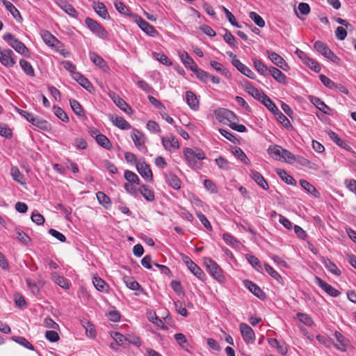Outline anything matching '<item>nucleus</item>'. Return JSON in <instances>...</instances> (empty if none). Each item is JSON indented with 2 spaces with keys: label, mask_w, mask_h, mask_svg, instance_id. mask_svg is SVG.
I'll return each instance as SVG.
<instances>
[{
  "label": "nucleus",
  "mask_w": 356,
  "mask_h": 356,
  "mask_svg": "<svg viewBox=\"0 0 356 356\" xmlns=\"http://www.w3.org/2000/svg\"><path fill=\"white\" fill-rule=\"evenodd\" d=\"M204 264L209 274L218 282H223L225 277L222 274V270L219 265L211 258H204Z\"/></svg>",
  "instance_id": "nucleus-1"
},
{
  "label": "nucleus",
  "mask_w": 356,
  "mask_h": 356,
  "mask_svg": "<svg viewBox=\"0 0 356 356\" xmlns=\"http://www.w3.org/2000/svg\"><path fill=\"white\" fill-rule=\"evenodd\" d=\"M3 40L8 43L17 52L24 56H29V49L25 44L19 41L18 39L10 33H6L3 37Z\"/></svg>",
  "instance_id": "nucleus-2"
},
{
  "label": "nucleus",
  "mask_w": 356,
  "mask_h": 356,
  "mask_svg": "<svg viewBox=\"0 0 356 356\" xmlns=\"http://www.w3.org/2000/svg\"><path fill=\"white\" fill-rule=\"evenodd\" d=\"M215 116L216 118L222 123L224 124H230L233 122L234 121H236L238 120L237 116L233 113L232 111L224 108H220L215 111Z\"/></svg>",
  "instance_id": "nucleus-3"
},
{
  "label": "nucleus",
  "mask_w": 356,
  "mask_h": 356,
  "mask_svg": "<svg viewBox=\"0 0 356 356\" xmlns=\"http://www.w3.org/2000/svg\"><path fill=\"white\" fill-rule=\"evenodd\" d=\"M184 154L186 161L193 168L196 167L198 160H203L206 158L202 151L200 150L195 152L191 148L188 147L184 149Z\"/></svg>",
  "instance_id": "nucleus-4"
},
{
  "label": "nucleus",
  "mask_w": 356,
  "mask_h": 356,
  "mask_svg": "<svg viewBox=\"0 0 356 356\" xmlns=\"http://www.w3.org/2000/svg\"><path fill=\"white\" fill-rule=\"evenodd\" d=\"M314 49L321 54L325 58L330 59L333 63H337L339 61V58L337 56L334 52L327 47L324 42L318 40L314 43Z\"/></svg>",
  "instance_id": "nucleus-5"
},
{
  "label": "nucleus",
  "mask_w": 356,
  "mask_h": 356,
  "mask_svg": "<svg viewBox=\"0 0 356 356\" xmlns=\"http://www.w3.org/2000/svg\"><path fill=\"white\" fill-rule=\"evenodd\" d=\"M181 259L183 262L186 265L188 270L200 280L204 281L206 279V275L202 270L195 264L189 257L181 254Z\"/></svg>",
  "instance_id": "nucleus-6"
},
{
  "label": "nucleus",
  "mask_w": 356,
  "mask_h": 356,
  "mask_svg": "<svg viewBox=\"0 0 356 356\" xmlns=\"http://www.w3.org/2000/svg\"><path fill=\"white\" fill-rule=\"evenodd\" d=\"M131 137L138 150L145 154L147 152V147L145 145L147 139L142 132L136 129H133Z\"/></svg>",
  "instance_id": "nucleus-7"
},
{
  "label": "nucleus",
  "mask_w": 356,
  "mask_h": 356,
  "mask_svg": "<svg viewBox=\"0 0 356 356\" xmlns=\"http://www.w3.org/2000/svg\"><path fill=\"white\" fill-rule=\"evenodd\" d=\"M85 23L88 29L99 38L105 39L108 37V33L105 29L92 18L86 17L85 19Z\"/></svg>",
  "instance_id": "nucleus-8"
},
{
  "label": "nucleus",
  "mask_w": 356,
  "mask_h": 356,
  "mask_svg": "<svg viewBox=\"0 0 356 356\" xmlns=\"http://www.w3.org/2000/svg\"><path fill=\"white\" fill-rule=\"evenodd\" d=\"M239 327L244 341L247 343H253L255 340V334L252 327L244 323H241Z\"/></svg>",
  "instance_id": "nucleus-9"
},
{
  "label": "nucleus",
  "mask_w": 356,
  "mask_h": 356,
  "mask_svg": "<svg viewBox=\"0 0 356 356\" xmlns=\"http://www.w3.org/2000/svg\"><path fill=\"white\" fill-rule=\"evenodd\" d=\"M266 55L268 58L278 67L282 69L284 71H287L289 69V66L284 59L275 52L270 50L266 51Z\"/></svg>",
  "instance_id": "nucleus-10"
},
{
  "label": "nucleus",
  "mask_w": 356,
  "mask_h": 356,
  "mask_svg": "<svg viewBox=\"0 0 356 356\" xmlns=\"http://www.w3.org/2000/svg\"><path fill=\"white\" fill-rule=\"evenodd\" d=\"M14 53L10 49H2L0 48V62L6 67H13L15 61L13 57Z\"/></svg>",
  "instance_id": "nucleus-11"
},
{
  "label": "nucleus",
  "mask_w": 356,
  "mask_h": 356,
  "mask_svg": "<svg viewBox=\"0 0 356 356\" xmlns=\"http://www.w3.org/2000/svg\"><path fill=\"white\" fill-rule=\"evenodd\" d=\"M136 168L138 173L143 177V179L148 181L152 182L153 181V175L152 170L145 161H139L136 163Z\"/></svg>",
  "instance_id": "nucleus-12"
},
{
  "label": "nucleus",
  "mask_w": 356,
  "mask_h": 356,
  "mask_svg": "<svg viewBox=\"0 0 356 356\" xmlns=\"http://www.w3.org/2000/svg\"><path fill=\"white\" fill-rule=\"evenodd\" d=\"M135 22L138 26L148 35L152 37H156L158 35V31L155 28L147 22L140 17H136Z\"/></svg>",
  "instance_id": "nucleus-13"
},
{
  "label": "nucleus",
  "mask_w": 356,
  "mask_h": 356,
  "mask_svg": "<svg viewBox=\"0 0 356 356\" xmlns=\"http://www.w3.org/2000/svg\"><path fill=\"white\" fill-rule=\"evenodd\" d=\"M161 141L164 148L170 152H173L179 148L177 139L172 134L162 137Z\"/></svg>",
  "instance_id": "nucleus-14"
},
{
  "label": "nucleus",
  "mask_w": 356,
  "mask_h": 356,
  "mask_svg": "<svg viewBox=\"0 0 356 356\" xmlns=\"http://www.w3.org/2000/svg\"><path fill=\"white\" fill-rule=\"evenodd\" d=\"M232 63L239 72H241L245 76L251 79H254L256 78L255 74L249 67L243 64L238 59H232Z\"/></svg>",
  "instance_id": "nucleus-15"
},
{
  "label": "nucleus",
  "mask_w": 356,
  "mask_h": 356,
  "mask_svg": "<svg viewBox=\"0 0 356 356\" xmlns=\"http://www.w3.org/2000/svg\"><path fill=\"white\" fill-rule=\"evenodd\" d=\"M316 280L317 284L332 297H337L340 295L341 293L338 290L328 284L320 277H316Z\"/></svg>",
  "instance_id": "nucleus-16"
},
{
  "label": "nucleus",
  "mask_w": 356,
  "mask_h": 356,
  "mask_svg": "<svg viewBox=\"0 0 356 356\" xmlns=\"http://www.w3.org/2000/svg\"><path fill=\"white\" fill-rule=\"evenodd\" d=\"M245 286L249 289L255 296L263 300L265 298L266 295L264 292L254 283L252 282L245 280L243 281Z\"/></svg>",
  "instance_id": "nucleus-17"
},
{
  "label": "nucleus",
  "mask_w": 356,
  "mask_h": 356,
  "mask_svg": "<svg viewBox=\"0 0 356 356\" xmlns=\"http://www.w3.org/2000/svg\"><path fill=\"white\" fill-rule=\"evenodd\" d=\"M109 120L115 126L118 127L120 129L128 130L131 128V124L122 117L110 115Z\"/></svg>",
  "instance_id": "nucleus-18"
},
{
  "label": "nucleus",
  "mask_w": 356,
  "mask_h": 356,
  "mask_svg": "<svg viewBox=\"0 0 356 356\" xmlns=\"http://www.w3.org/2000/svg\"><path fill=\"white\" fill-rule=\"evenodd\" d=\"M90 58L91 61L99 68H101L104 72H107L109 70V67L106 63V62L99 56L95 52H90L89 54Z\"/></svg>",
  "instance_id": "nucleus-19"
},
{
  "label": "nucleus",
  "mask_w": 356,
  "mask_h": 356,
  "mask_svg": "<svg viewBox=\"0 0 356 356\" xmlns=\"http://www.w3.org/2000/svg\"><path fill=\"white\" fill-rule=\"evenodd\" d=\"M310 102L324 114L330 115V108L327 106L320 98L315 96L309 97Z\"/></svg>",
  "instance_id": "nucleus-20"
},
{
  "label": "nucleus",
  "mask_w": 356,
  "mask_h": 356,
  "mask_svg": "<svg viewBox=\"0 0 356 356\" xmlns=\"http://www.w3.org/2000/svg\"><path fill=\"white\" fill-rule=\"evenodd\" d=\"M250 175L251 178L264 190L268 189V182L261 173L256 170H250Z\"/></svg>",
  "instance_id": "nucleus-21"
},
{
  "label": "nucleus",
  "mask_w": 356,
  "mask_h": 356,
  "mask_svg": "<svg viewBox=\"0 0 356 356\" xmlns=\"http://www.w3.org/2000/svg\"><path fill=\"white\" fill-rule=\"evenodd\" d=\"M245 91L252 95L254 99L261 101L262 99L264 97L266 94L262 92L261 90H259V89L256 88L254 86H253L250 83H248L245 84Z\"/></svg>",
  "instance_id": "nucleus-22"
},
{
  "label": "nucleus",
  "mask_w": 356,
  "mask_h": 356,
  "mask_svg": "<svg viewBox=\"0 0 356 356\" xmlns=\"http://www.w3.org/2000/svg\"><path fill=\"white\" fill-rule=\"evenodd\" d=\"M270 75H271L275 81L282 84L287 83L286 76L279 69L273 66H270Z\"/></svg>",
  "instance_id": "nucleus-23"
},
{
  "label": "nucleus",
  "mask_w": 356,
  "mask_h": 356,
  "mask_svg": "<svg viewBox=\"0 0 356 356\" xmlns=\"http://www.w3.org/2000/svg\"><path fill=\"white\" fill-rule=\"evenodd\" d=\"M186 100L189 107L196 111L199 108V100L195 94L192 91H187L186 92Z\"/></svg>",
  "instance_id": "nucleus-24"
},
{
  "label": "nucleus",
  "mask_w": 356,
  "mask_h": 356,
  "mask_svg": "<svg viewBox=\"0 0 356 356\" xmlns=\"http://www.w3.org/2000/svg\"><path fill=\"white\" fill-rule=\"evenodd\" d=\"M30 123L44 131L51 129V124L47 120L39 116H33V118L31 119Z\"/></svg>",
  "instance_id": "nucleus-25"
},
{
  "label": "nucleus",
  "mask_w": 356,
  "mask_h": 356,
  "mask_svg": "<svg viewBox=\"0 0 356 356\" xmlns=\"http://www.w3.org/2000/svg\"><path fill=\"white\" fill-rule=\"evenodd\" d=\"M112 97L113 101L121 110L127 114H131L132 108L127 104V102L118 95H113Z\"/></svg>",
  "instance_id": "nucleus-26"
},
{
  "label": "nucleus",
  "mask_w": 356,
  "mask_h": 356,
  "mask_svg": "<svg viewBox=\"0 0 356 356\" xmlns=\"http://www.w3.org/2000/svg\"><path fill=\"white\" fill-rule=\"evenodd\" d=\"M253 65L254 69L259 72L260 74L263 76H269L270 75V67H268L266 64H264L261 60L254 59Z\"/></svg>",
  "instance_id": "nucleus-27"
},
{
  "label": "nucleus",
  "mask_w": 356,
  "mask_h": 356,
  "mask_svg": "<svg viewBox=\"0 0 356 356\" xmlns=\"http://www.w3.org/2000/svg\"><path fill=\"white\" fill-rule=\"evenodd\" d=\"M334 337L336 338V342L334 343V346L341 350H346V345L348 344V341L346 337H344L341 333L338 331H336L334 333Z\"/></svg>",
  "instance_id": "nucleus-28"
},
{
  "label": "nucleus",
  "mask_w": 356,
  "mask_h": 356,
  "mask_svg": "<svg viewBox=\"0 0 356 356\" xmlns=\"http://www.w3.org/2000/svg\"><path fill=\"white\" fill-rule=\"evenodd\" d=\"M42 38L44 42L50 47H57L60 44V41L48 31L42 33Z\"/></svg>",
  "instance_id": "nucleus-29"
},
{
  "label": "nucleus",
  "mask_w": 356,
  "mask_h": 356,
  "mask_svg": "<svg viewBox=\"0 0 356 356\" xmlns=\"http://www.w3.org/2000/svg\"><path fill=\"white\" fill-rule=\"evenodd\" d=\"M300 185L302 186V188L309 194L312 195L314 197H319L320 193L316 190V188L311 184L309 182H308L307 180L305 179H300Z\"/></svg>",
  "instance_id": "nucleus-30"
},
{
  "label": "nucleus",
  "mask_w": 356,
  "mask_h": 356,
  "mask_svg": "<svg viewBox=\"0 0 356 356\" xmlns=\"http://www.w3.org/2000/svg\"><path fill=\"white\" fill-rule=\"evenodd\" d=\"M73 79L76 80L83 88H84L88 91L91 92L92 89H93L91 83L88 80V79H86L83 75H82L79 72L75 73Z\"/></svg>",
  "instance_id": "nucleus-31"
},
{
  "label": "nucleus",
  "mask_w": 356,
  "mask_h": 356,
  "mask_svg": "<svg viewBox=\"0 0 356 356\" xmlns=\"http://www.w3.org/2000/svg\"><path fill=\"white\" fill-rule=\"evenodd\" d=\"M93 8L99 17H102L104 19H110V16L108 13L107 8H106L103 3H94Z\"/></svg>",
  "instance_id": "nucleus-32"
},
{
  "label": "nucleus",
  "mask_w": 356,
  "mask_h": 356,
  "mask_svg": "<svg viewBox=\"0 0 356 356\" xmlns=\"http://www.w3.org/2000/svg\"><path fill=\"white\" fill-rule=\"evenodd\" d=\"M179 57L183 64L186 68H189L192 72L194 69V66H197L193 59L188 55L186 51H182L179 53Z\"/></svg>",
  "instance_id": "nucleus-33"
},
{
  "label": "nucleus",
  "mask_w": 356,
  "mask_h": 356,
  "mask_svg": "<svg viewBox=\"0 0 356 356\" xmlns=\"http://www.w3.org/2000/svg\"><path fill=\"white\" fill-rule=\"evenodd\" d=\"M166 182L174 189H179L181 187V181L174 174L169 173L165 175Z\"/></svg>",
  "instance_id": "nucleus-34"
},
{
  "label": "nucleus",
  "mask_w": 356,
  "mask_h": 356,
  "mask_svg": "<svg viewBox=\"0 0 356 356\" xmlns=\"http://www.w3.org/2000/svg\"><path fill=\"white\" fill-rule=\"evenodd\" d=\"M282 147L277 145H270L268 149V154L275 160H280Z\"/></svg>",
  "instance_id": "nucleus-35"
},
{
  "label": "nucleus",
  "mask_w": 356,
  "mask_h": 356,
  "mask_svg": "<svg viewBox=\"0 0 356 356\" xmlns=\"http://www.w3.org/2000/svg\"><path fill=\"white\" fill-rule=\"evenodd\" d=\"M138 192L148 202H153L155 199L154 193L146 185H142Z\"/></svg>",
  "instance_id": "nucleus-36"
},
{
  "label": "nucleus",
  "mask_w": 356,
  "mask_h": 356,
  "mask_svg": "<svg viewBox=\"0 0 356 356\" xmlns=\"http://www.w3.org/2000/svg\"><path fill=\"white\" fill-rule=\"evenodd\" d=\"M70 106L74 113L79 117H85V112L80 104V103L76 99H70Z\"/></svg>",
  "instance_id": "nucleus-37"
},
{
  "label": "nucleus",
  "mask_w": 356,
  "mask_h": 356,
  "mask_svg": "<svg viewBox=\"0 0 356 356\" xmlns=\"http://www.w3.org/2000/svg\"><path fill=\"white\" fill-rule=\"evenodd\" d=\"M97 200L100 204L104 206L106 209L111 207V201L110 197L106 195L104 193L99 191L96 193Z\"/></svg>",
  "instance_id": "nucleus-38"
},
{
  "label": "nucleus",
  "mask_w": 356,
  "mask_h": 356,
  "mask_svg": "<svg viewBox=\"0 0 356 356\" xmlns=\"http://www.w3.org/2000/svg\"><path fill=\"white\" fill-rule=\"evenodd\" d=\"M277 174L280 176V177L287 184L289 185H295L296 181L295 179L288 173L282 169H276Z\"/></svg>",
  "instance_id": "nucleus-39"
},
{
  "label": "nucleus",
  "mask_w": 356,
  "mask_h": 356,
  "mask_svg": "<svg viewBox=\"0 0 356 356\" xmlns=\"http://www.w3.org/2000/svg\"><path fill=\"white\" fill-rule=\"evenodd\" d=\"M10 175L13 179L18 182L19 184L23 185L25 184L24 182V176L19 171L17 167H12L10 170Z\"/></svg>",
  "instance_id": "nucleus-40"
},
{
  "label": "nucleus",
  "mask_w": 356,
  "mask_h": 356,
  "mask_svg": "<svg viewBox=\"0 0 356 356\" xmlns=\"http://www.w3.org/2000/svg\"><path fill=\"white\" fill-rule=\"evenodd\" d=\"M95 140L98 145H99L101 147L106 149H111L112 147L111 143L104 134H101L100 135H97Z\"/></svg>",
  "instance_id": "nucleus-41"
},
{
  "label": "nucleus",
  "mask_w": 356,
  "mask_h": 356,
  "mask_svg": "<svg viewBox=\"0 0 356 356\" xmlns=\"http://www.w3.org/2000/svg\"><path fill=\"white\" fill-rule=\"evenodd\" d=\"M0 1L5 6L6 9L10 13L13 17L17 18V16L21 17L19 11L11 2L7 0H0Z\"/></svg>",
  "instance_id": "nucleus-42"
},
{
  "label": "nucleus",
  "mask_w": 356,
  "mask_h": 356,
  "mask_svg": "<svg viewBox=\"0 0 356 356\" xmlns=\"http://www.w3.org/2000/svg\"><path fill=\"white\" fill-rule=\"evenodd\" d=\"M92 284L97 290L101 292L106 291L108 285L101 277L95 276L92 279Z\"/></svg>",
  "instance_id": "nucleus-43"
},
{
  "label": "nucleus",
  "mask_w": 356,
  "mask_h": 356,
  "mask_svg": "<svg viewBox=\"0 0 356 356\" xmlns=\"http://www.w3.org/2000/svg\"><path fill=\"white\" fill-rule=\"evenodd\" d=\"M328 136H330V138L337 145H339V147L343 148V149H347V147H348V145H347V143H346V141H344L343 139H341L337 134H336L335 132H334L333 131H331L330 130L328 131Z\"/></svg>",
  "instance_id": "nucleus-44"
},
{
  "label": "nucleus",
  "mask_w": 356,
  "mask_h": 356,
  "mask_svg": "<svg viewBox=\"0 0 356 356\" xmlns=\"http://www.w3.org/2000/svg\"><path fill=\"white\" fill-rule=\"evenodd\" d=\"M323 264L331 273L338 276L341 275V270L330 259H324Z\"/></svg>",
  "instance_id": "nucleus-45"
},
{
  "label": "nucleus",
  "mask_w": 356,
  "mask_h": 356,
  "mask_svg": "<svg viewBox=\"0 0 356 356\" xmlns=\"http://www.w3.org/2000/svg\"><path fill=\"white\" fill-rule=\"evenodd\" d=\"M193 72L195 74L196 76L201 81L204 82H208L210 79V74L204 71L203 70L199 68L197 66H194V69H193Z\"/></svg>",
  "instance_id": "nucleus-46"
},
{
  "label": "nucleus",
  "mask_w": 356,
  "mask_h": 356,
  "mask_svg": "<svg viewBox=\"0 0 356 356\" xmlns=\"http://www.w3.org/2000/svg\"><path fill=\"white\" fill-rule=\"evenodd\" d=\"M19 64L24 73L29 76H34L35 72L31 64L25 60H20Z\"/></svg>",
  "instance_id": "nucleus-47"
},
{
  "label": "nucleus",
  "mask_w": 356,
  "mask_h": 356,
  "mask_svg": "<svg viewBox=\"0 0 356 356\" xmlns=\"http://www.w3.org/2000/svg\"><path fill=\"white\" fill-rule=\"evenodd\" d=\"M124 282L127 287H129L131 290H139L143 291V289L138 284V282L134 280L132 277H124Z\"/></svg>",
  "instance_id": "nucleus-48"
},
{
  "label": "nucleus",
  "mask_w": 356,
  "mask_h": 356,
  "mask_svg": "<svg viewBox=\"0 0 356 356\" xmlns=\"http://www.w3.org/2000/svg\"><path fill=\"white\" fill-rule=\"evenodd\" d=\"M266 271L280 284L284 285L283 279L281 275L268 264H264Z\"/></svg>",
  "instance_id": "nucleus-49"
},
{
  "label": "nucleus",
  "mask_w": 356,
  "mask_h": 356,
  "mask_svg": "<svg viewBox=\"0 0 356 356\" xmlns=\"http://www.w3.org/2000/svg\"><path fill=\"white\" fill-rule=\"evenodd\" d=\"M261 102L273 114L277 113L278 108L274 102L266 95Z\"/></svg>",
  "instance_id": "nucleus-50"
},
{
  "label": "nucleus",
  "mask_w": 356,
  "mask_h": 356,
  "mask_svg": "<svg viewBox=\"0 0 356 356\" xmlns=\"http://www.w3.org/2000/svg\"><path fill=\"white\" fill-rule=\"evenodd\" d=\"M245 257L248 262L252 265V266L257 270V271H261L262 266L260 261L257 257L252 254H246Z\"/></svg>",
  "instance_id": "nucleus-51"
},
{
  "label": "nucleus",
  "mask_w": 356,
  "mask_h": 356,
  "mask_svg": "<svg viewBox=\"0 0 356 356\" xmlns=\"http://www.w3.org/2000/svg\"><path fill=\"white\" fill-rule=\"evenodd\" d=\"M277 120L286 129H292V125L289 120L279 110L275 113Z\"/></svg>",
  "instance_id": "nucleus-52"
},
{
  "label": "nucleus",
  "mask_w": 356,
  "mask_h": 356,
  "mask_svg": "<svg viewBox=\"0 0 356 356\" xmlns=\"http://www.w3.org/2000/svg\"><path fill=\"white\" fill-rule=\"evenodd\" d=\"M210 65L215 70H216L217 72L221 73L222 74L225 75L226 77H228L229 76V71L225 68L224 67V66L217 62V61H214V60H211L210 62Z\"/></svg>",
  "instance_id": "nucleus-53"
},
{
  "label": "nucleus",
  "mask_w": 356,
  "mask_h": 356,
  "mask_svg": "<svg viewBox=\"0 0 356 356\" xmlns=\"http://www.w3.org/2000/svg\"><path fill=\"white\" fill-rule=\"evenodd\" d=\"M215 162L218 168L223 170H228L231 168L229 161L221 156L216 158Z\"/></svg>",
  "instance_id": "nucleus-54"
},
{
  "label": "nucleus",
  "mask_w": 356,
  "mask_h": 356,
  "mask_svg": "<svg viewBox=\"0 0 356 356\" xmlns=\"http://www.w3.org/2000/svg\"><path fill=\"white\" fill-rule=\"evenodd\" d=\"M124 176L126 180L129 181L130 184H134L137 185L140 184V179L137 175L131 171L125 170Z\"/></svg>",
  "instance_id": "nucleus-55"
},
{
  "label": "nucleus",
  "mask_w": 356,
  "mask_h": 356,
  "mask_svg": "<svg viewBox=\"0 0 356 356\" xmlns=\"http://www.w3.org/2000/svg\"><path fill=\"white\" fill-rule=\"evenodd\" d=\"M297 318L298 320L307 326H312L314 325V321L312 318L305 313H298Z\"/></svg>",
  "instance_id": "nucleus-56"
},
{
  "label": "nucleus",
  "mask_w": 356,
  "mask_h": 356,
  "mask_svg": "<svg viewBox=\"0 0 356 356\" xmlns=\"http://www.w3.org/2000/svg\"><path fill=\"white\" fill-rule=\"evenodd\" d=\"M13 339L16 343L20 344L21 346H24V348H26L27 349L31 350H34V347L33 346V345L24 337H13Z\"/></svg>",
  "instance_id": "nucleus-57"
},
{
  "label": "nucleus",
  "mask_w": 356,
  "mask_h": 356,
  "mask_svg": "<svg viewBox=\"0 0 356 356\" xmlns=\"http://www.w3.org/2000/svg\"><path fill=\"white\" fill-rule=\"evenodd\" d=\"M53 110L56 117L63 122H67L69 121V118L67 113L60 107L54 106Z\"/></svg>",
  "instance_id": "nucleus-58"
},
{
  "label": "nucleus",
  "mask_w": 356,
  "mask_h": 356,
  "mask_svg": "<svg viewBox=\"0 0 356 356\" xmlns=\"http://www.w3.org/2000/svg\"><path fill=\"white\" fill-rule=\"evenodd\" d=\"M250 18L259 27L263 28L265 26V22L263 18L255 12H250L249 13Z\"/></svg>",
  "instance_id": "nucleus-59"
},
{
  "label": "nucleus",
  "mask_w": 356,
  "mask_h": 356,
  "mask_svg": "<svg viewBox=\"0 0 356 356\" xmlns=\"http://www.w3.org/2000/svg\"><path fill=\"white\" fill-rule=\"evenodd\" d=\"M222 238L225 242L229 245L237 247L240 245L239 241L229 233L223 234Z\"/></svg>",
  "instance_id": "nucleus-60"
},
{
  "label": "nucleus",
  "mask_w": 356,
  "mask_h": 356,
  "mask_svg": "<svg viewBox=\"0 0 356 356\" xmlns=\"http://www.w3.org/2000/svg\"><path fill=\"white\" fill-rule=\"evenodd\" d=\"M15 232L17 238L20 242L24 245H28L31 242V238L25 232L19 229H17Z\"/></svg>",
  "instance_id": "nucleus-61"
},
{
  "label": "nucleus",
  "mask_w": 356,
  "mask_h": 356,
  "mask_svg": "<svg viewBox=\"0 0 356 356\" xmlns=\"http://www.w3.org/2000/svg\"><path fill=\"white\" fill-rule=\"evenodd\" d=\"M53 277L55 283H56L60 287L65 289H69V283L64 277L58 275H54Z\"/></svg>",
  "instance_id": "nucleus-62"
},
{
  "label": "nucleus",
  "mask_w": 356,
  "mask_h": 356,
  "mask_svg": "<svg viewBox=\"0 0 356 356\" xmlns=\"http://www.w3.org/2000/svg\"><path fill=\"white\" fill-rule=\"evenodd\" d=\"M232 153L238 159H239L240 161L245 163H247L248 161H249L246 154L240 147H235L233 149Z\"/></svg>",
  "instance_id": "nucleus-63"
},
{
  "label": "nucleus",
  "mask_w": 356,
  "mask_h": 356,
  "mask_svg": "<svg viewBox=\"0 0 356 356\" xmlns=\"http://www.w3.org/2000/svg\"><path fill=\"white\" fill-rule=\"evenodd\" d=\"M304 63L316 72H319L321 71V66L319 63L313 58L309 57Z\"/></svg>",
  "instance_id": "nucleus-64"
}]
</instances>
